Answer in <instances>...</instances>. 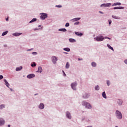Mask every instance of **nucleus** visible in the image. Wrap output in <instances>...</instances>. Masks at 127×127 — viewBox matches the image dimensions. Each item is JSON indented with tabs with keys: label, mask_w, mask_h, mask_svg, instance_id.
<instances>
[{
	"label": "nucleus",
	"mask_w": 127,
	"mask_h": 127,
	"mask_svg": "<svg viewBox=\"0 0 127 127\" xmlns=\"http://www.w3.org/2000/svg\"><path fill=\"white\" fill-rule=\"evenodd\" d=\"M121 3L120 2H116V3H114L112 6H116V5H121Z\"/></svg>",
	"instance_id": "nucleus-13"
},
{
	"label": "nucleus",
	"mask_w": 127,
	"mask_h": 127,
	"mask_svg": "<svg viewBox=\"0 0 127 127\" xmlns=\"http://www.w3.org/2000/svg\"><path fill=\"white\" fill-rule=\"evenodd\" d=\"M42 71H43L42 67L41 66L38 67L37 72H38L41 73Z\"/></svg>",
	"instance_id": "nucleus-12"
},
{
	"label": "nucleus",
	"mask_w": 127,
	"mask_h": 127,
	"mask_svg": "<svg viewBox=\"0 0 127 127\" xmlns=\"http://www.w3.org/2000/svg\"><path fill=\"white\" fill-rule=\"evenodd\" d=\"M118 9H124V7H122V6L118 7Z\"/></svg>",
	"instance_id": "nucleus-34"
},
{
	"label": "nucleus",
	"mask_w": 127,
	"mask_h": 127,
	"mask_svg": "<svg viewBox=\"0 0 127 127\" xmlns=\"http://www.w3.org/2000/svg\"><path fill=\"white\" fill-rule=\"evenodd\" d=\"M22 69V66H20L19 67H16V71H19Z\"/></svg>",
	"instance_id": "nucleus-23"
},
{
	"label": "nucleus",
	"mask_w": 127,
	"mask_h": 127,
	"mask_svg": "<svg viewBox=\"0 0 127 127\" xmlns=\"http://www.w3.org/2000/svg\"><path fill=\"white\" fill-rule=\"evenodd\" d=\"M39 109H40V110H43V109H44L45 108V105L43 103H41L39 106Z\"/></svg>",
	"instance_id": "nucleus-10"
},
{
	"label": "nucleus",
	"mask_w": 127,
	"mask_h": 127,
	"mask_svg": "<svg viewBox=\"0 0 127 127\" xmlns=\"http://www.w3.org/2000/svg\"><path fill=\"white\" fill-rule=\"evenodd\" d=\"M99 12H100V13H101V14H104V13H103V12H102V11H99Z\"/></svg>",
	"instance_id": "nucleus-44"
},
{
	"label": "nucleus",
	"mask_w": 127,
	"mask_h": 127,
	"mask_svg": "<svg viewBox=\"0 0 127 127\" xmlns=\"http://www.w3.org/2000/svg\"><path fill=\"white\" fill-rule=\"evenodd\" d=\"M80 19H81V18H75L73 19V20L74 21H78Z\"/></svg>",
	"instance_id": "nucleus-26"
},
{
	"label": "nucleus",
	"mask_w": 127,
	"mask_h": 127,
	"mask_svg": "<svg viewBox=\"0 0 127 127\" xmlns=\"http://www.w3.org/2000/svg\"><path fill=\"white\" fill-rule=\"evenodd\" d=\"M78 61H80V60H82L83 59H78Z\"/></svg>",
	"instance_id": "nucleus-46"
},
{
	"label": "nucleus",
	"mask_w": 127,
	"mask_h": 127,
	"mask_svg": "<svg viewBox=\"0 0 127 127\" xmlns=\"http://www.w3.org/2000/svg\"><path fill=\"white\" fill-rule=\"evenodd\" d=\"M79 22H76L75 23H74V25H78L79 24Z\"/></svg>",
	"instance_id": "nucleus-39"
},
{
	"label": "nucleus",
	"mask_w": 127,
	"mask_h": 127,
	"mask_svg": "<svg viewBox=\"0 0 127 127\" xmlns=\"http://www.w3.org/2000/svg\"><path fill=\"white\" fill-rule=\"evenodd\" d=\"M123 103V101L121 100H118V104H119V106H121V105H122Z\"/></svg>",
	"instance_id": "nucleus-16"
},
{
	"label": "nucleus",
	"mask_w": 127,
	"mask_h": 127,
	"mask_svg": "<svg viewBox=\"0 0 127 127\" xmlns=\"http://www.w3.org/2000/svg\"><path fill=\"white\" fill-rule=\"evenodd\" d=\"M70 25V24L69 23H67L65 24V27H69Z\"/></svg>",
	"instance_id": "nucleus-33"
},
{
	"label": "nucleus",
	"mask_w": 127,
	"mask_h": 127,
	"mask_svg": "<svg viewBox=\"0 0 127 127\" xmlns=\"http://www.w3.org/2000/svg\"><path fill=\"white\" fill-rule=\"evenodd\" d=\"M59 31H62V32H66L67 30L65 28H63V29H60Z\"/></svg>",
	"instance_id": "nucleus-18"
},
{
	"label": "nucleus",
	"mask_w": 127,
	"mask_h": 127,
	"mask_svg": "<svg viewBox=\"0 0 127 127\" xmlns=\"http://www.w3.org/2000/svg\"><path fill=\"white\" fill-rule=\"evenodd\" d=\"M102 97H103V98H104V99H107V95H106V92H103Z\"/></svg>",
	"instance_id": "nucleus-15"
},
{
	"label": "nucleus",
	"mask_w": 127,
	"mask_h": 127,
	"mask_svg": "<svg viewBox=\"0 0 127 127\" xmlns=\"http://www.w3.org/2000/svg\"><path fill=\"white\" fill-rule=\"evenodd\" d=\"M96 40L98 42H101L104 40V36H98L96 37Z\"/></svg>",
	"instance_id": "nucleus-4"
},
{
	"label": "nucleus",
	"mask_w": 127,
	"mask_h": 127,
	"mask_svg": "<svg viewBox=\"0 0 127 127\" xmlns=\"http://www.w3.org/2000/svg\"><path fill=\"white\" fill-rule=\"evenodd\" d=\"M112 17L114 19H120L118 17H117L116 16H114V15H112Z\"/></svg>",
	"instance_id": "nucleus-31"
},
{
	"label": "nucleus",
	"mask_w": 127,
	"mask_h": 127,
	"mask_svg": "<svg viewBox=\"0 0 127 127\" xmlns=\"http://www.w3.org/2000/svg\"><path fill=\"white\" fill-rule=\"evenodd\" d=\"M112 5V4L111 3H104L101 5V7H110V6H111Z\"/></svg>",
	"instance_id": "nucleus-6"
},
{
	"label": "nucleus",
	"mask_w": 127,
	"mask_h": 127,
	"mask_svg": "<svg viewBox=\"0 0 127 127\" xmlns=\"http://www.w3.org/2000/svg\"><path fill=\"white\" fill-rule=\"evenodd\" d=\"M40 18L42 20H45L46 18L48 17V14L46 13H42L41 14Z\"/></svg>",
	"instance_id": "nucleus-3"
},
{
	"label": "nucleus",
	"mask_w": 127,
	"mask_h": 127,
	"mask_svg": "<svg viewBox=\"0 0 127 127\" xmlns=\"http://www.w3.org/2000/svg\"><path fill=\"white\" fill-rule=\"evenodd\" d=\"M52 61L54 64H56L58 61L57 58L56 57H52Z\"/></svg>",
	"instance_id": "nucleus-7"
},
{
	"label": "nucleus",
	"mask_w": 127,
	"mask_h": 127,
	"mask_svg": "<svg viewBox=\"0 0 127 127\" xmlns=\"http://www.w3.org/2000/svg\"><path fill=\"white\" fill-rule=\"evenodd\" d=\"M66 116L67 118H68V119H71V114L69 112H67Z\"/></svg>",
	"instance_id": "nucleus-11"
},
{
	"label": "nucleus",
	"mask_w": 127,
	"mask_h": 127,
	"mask_svg": "<svg viewBox=\"0 0 127 127\" xmlns=\"http://www.w3.org/2000/svg\"><path fill=\"white\" fill-rule=\"evenodd\" d=\"M107 46L109 49H111L112 51H114V48H113V47H111L110 45L108 44Z\"/></svg>",
	"instance_id": "nucleus-30"
},
{
	"label": "nucleus",
	"mask_w": 127,
	"mask_h": 127,
	"mask_svg": "<svg viewBox=\"0 0 127 127\" xmlns=\"http://www.w3.org/2000/svg\"><path fill=\"white\" fill-rule=\"evenodd\" d=\"M63 71V72L64 73V75L66 76V74L65 73V72H64V71Z\"/></svg>",
	"instance_id": "nucleus-45"
},
{
	"label": "nucleus",
	"mask_w": 127,
	"mask_h": 127,
	"mask_svg": "<svg viewBox=\"0 0 127 127\" xmlns=\"http://www.w3.org/2000/svg\"><path fill=\"white\" fill-rule=\"evenodd\" d=\"M82 106H85L86 109H92V106H91V104L86 101L82 102Z\"/></svg>",
	"instance_id": "nucleus-1"
},
{
	"label": "nucleus",
	"mask_w": 127,
	"mask_h": 127,
	"mask_svg": "<svg viewBox=\"0 0 127 127\" xmlns=\"http://www.w3.org/2000/svg\"><path fill=\"white\" fill-rule=\"evenodd\" d=\"M107 39H109V40H111V38L108 37Z\"/></svg>",
	"instance_id": "nucleus-49"
},
{
	"label": "nucleus",
	"mask_w": 127,
	"mask_h": 127,
	"mask_svg": "<svg viewBox=\"0 0 127 127\" xmlns=\"http://www.w3.org/2000/svg\"><path fill=\"white\" fill-rule=\"evenodd\" d=\"M8 31H5V32H3L1 36H5V35H6L8 33Z\"/></svg>",
	"instance_id": "nucleus-24"
},
{
	"label": "nucleus",
	"mask_w": 127,
	"mask_h": 127,
	"mask_svg": "<svg viewBox=\"0 0 127 127\" xmlns=\"http://www.w3.org/2000/svg\"><path fill=\"white\" fill-rule=\"evenodd\" d=\"M38 27H41V25H38Z\"/></svg>",
	"instance_id": "nucleus-47"
},
{
	"label": "nucleus",
	"mask_w": 127,
	"mask_h": 127,
	"mask_svg": "<svg viewBox=\"0 0 127 127\" xmlns=\"http://www.w3.org/2000/svg\"><path fill=\"white\" fill-rule=\"evenodd\" d=\"M109 24H111L112 23V20H109Z\"/></svg>",
	"instance_id": "nucleus-38"
},
{
	"label": "nucleus",
	"mask_w": 127,
	"mask_h": 127,
	"mask_svg": "<svg viewBox=\"0 0 127 127\" xmlns=\"http://www.w3.org/2000/svg\"><path fill=\"white\" fill-rule=\"evenodd\" d=\"M69 41L70 42H71V43L76 42V40L73 39H69Z\"/></svg>",
	"instance_id": "nucleus-20"
},
{
	"label": "nucleus",
	"mask_w": 127,
	"mask_h": 127,
	"mask_svg": "<svg viewBox=\"0 0 127 127\" xmlns=\"http://www.w3.org/2000/svg\"><path fill=\"white\" fill-rule=\"evenodd\" d=\"M56 7H59V8H61L62 7V5H56Z\"/></svg>",
	"instance_id": "nucleus-36"
},
{
	"label": "nucleus",
	"mask_w": 127,
	"mask_h": 127,
	"mask_svg": "<svg viewBox=\"0 0 127 127\" xmlns=\"http://www.w3.org/2000/svg\"><path fill=\"white\" fill-rule=\"evenodd\" d=\"M91 65L93 67H96V66H97V64H96V63H95V62H92L91 63Z\"/></svg>",
	"instance_id": "nucleus-21"
},
{
	"label": "nucleus",
	"mask_w": 127,
	"mask_h": 127,
	"mask_svg": "<svg viewBox=\"0 0 127 127\" xmlns=\"http://www.w3.org/2000/svg\"><path fill=\"white\" fill-rule=\"evenodd\" d=\"M3 78V76L1 75H0V80L2 79Z\"/></svg>",
	"instance_id": "nucleus-37"
},
{
	"label": "nucleus",
	"mask_w": 127,
	"mask_h": 127,
	"mask_svg": "<svg viewBox=\"0 0 127 127\" xmlns=\"http://www.w3.org/2000/svg\"><path fill=\"white\" fill-rule=\"evenodd\" d=\"M64 50L66 52H70V49L68 48H64Z\"/></svg>",
	"instance_id": "nucleus-25"
},
{
	"label": "nucleus",
	"mask_w": 127,
	"mask_h": 127,
	"mask_svg": "<svg viewBox=\"0 0 127 127\" xmlns=\"http://www.w3.org/2000/svg\"><path fill=\"white\" fill-rule=\"evenodd\" d=\"M4 82H5V84L6 85V86L7 87H9V86L8 85V84H9V83L8 82V81L6 79H4Z\"/></svg>",
	"instance_id": "nucleus-17"
},
{
	"label": "nucleus",
	"mask_w": 127,
	"mask_h": 127,
	"mask_svg": "<svg viewBox=\"0 0 127 127\" xmlns=\"http://www.w3.org/2000/svg\"><path fill=\"white\" fill-rule=\"evenodd\" d=\"M125 64H127V60L125 61Z\"/></svg>",
	"instance_id": "nucleus-43"
},
{
	"label": "nucleus",
	"mask_w": 127,
	"mask_h": 127,
	"mask_svg": "<svg viewBox=\"0 0 127 127\" xmlns=\"http://www.w3.org/2000/svg\"><path fill=\"white\" fill-rule=\"evenodd\" d=\"M8 127H10V125H8Z\"/></svg>",
	"instance_id": "nucleus-48"
},
{
	"label": "nucleus",
	"mask_w": 127,
	"mask_h": 127,
	"mask_svg": "<svg viewBox=\"0 0 127 127\" xmlns=\"http://www.w3.org/2000/svg\"><path fill=\"white\" fill-rule=\"evenodd\" d=\"M21 34H22V33H15L13 34V35H14L15 36H19Z\"/></svg>",
	"instance_id": "nucleus-19"
},
{
	"label": "nucleus",
	"mask_w": 127,
	"mask_h": 127,
	"mask_svg": "<svg viewBox=\"0 0 127 127\" xmlns=\"http://www.w3.org/2000/svg\"><path fill=\"white\" fill-rule=\"evenodd\" d=\"M69 66H70V64H69V63L68 62L66 63L65 67L66 68H68L69 67Z\"/></svg>",
	"instance_id": "nucleus-22"
},
{
	"label": "nucleus",
	"mask_w": 127,
	"mask_h": 127,
	"mask_svg": "<svg viewBox=\"0 0 127 127\" xmlns=\"http://www.w3.org/2000/svg\"><path fill=\"white\" fill-rule=\"evenodd\" d=\"M95 89L96 90H99L100 89V87L99 86V85L96 86L95 87Z\"/></svg>",
	"instance_id": "nucleus-27"
},
{
	"label": "nucleus",
	"mask_w": 127,
	"mask_h": 127,
	"mask_svg": "<svg viewBox=\"0 0 127 127\" xmlns=\"http://www.w3.org/2000/svg\"><path fill=\"white\" fill-rule=\"evenodd\" d=\"M32 54H33V55H37V53H36V52H33V53H32Z\"/></svg>",
	"instance_id": "nucleus-40"
},
{
	"label": "nucleus",
	"mask_w": 127,
	"mask_h": 127,
	"mask_svg": "<svg viewBox=\"0 0 127 127\" xmlns=\"http://www.w3.org/2000/svg\"><path fill=\"white\" fill-rule=\"evenodd\" d=\"M116 115L117 119H119V120H121V119H122V115L120 111L117 110L116 111Z\"/></svg>",
	"instance_id": "nucleus-2"
},
{
	"label": "nucleus",
	"mask_w": 127,
	"mask_h": 127,
	"mask_svg": "<svg viewBox=\"0 0 127 127\" xmlns=\"http://www.w3.org/2000/svg\"><path fill=\"white\" fill-rule=\"evenodd\" d=\"M35 66H36V64L35 63H33L32 64H31V66L32 67H34Z\"/></svg>",
	"instance_id": "nucleus-32"
},
{
	"label": "nucleus",
	"mask_w": 127,
	"mask_h": 127,
	"mask_svg": "<svg viewBox=\"0 0 127 127\" xmlns=\"http://www.w3.org/2000/svg\"><path fill=\"white\" fill-rule=\"evenodd\" d=\"M3 108H5V105H0V109L2 110L3 109Z\"/></svg>",
	"instance_id": "nucleus-29"
},
{
	"label": "nucleus",
	"mask_w": 127,
	"mask_h": 127,
	"mask_svg": "<svg viewBox=\"0 0 127 127\" xmlns=\"http://www.w3.org/2000/svg\"><path fill=\"white\" fill-rule=\"evenodd\" d=\"M105 39H108V37H105Z\"/></svg>",
	"instance_id": "nucleus-51"
},
{
	"label": "nucleus",
	"mask_w": 127,
	"mask_h": 127,
	"mask_svg": "<svg viewBox=\"0 0 127 127\" xmlns=\"http://www.w3.org/2000/svg\"><path fill=\"white\" fill-rule=\"evenodd\" d=\"M75 34L76 35L79 36H80V37H81V36H82V35H83V34H82V33H79L78 32H75Z\"/></svg>",
	"instance_id": "nucleus-14"
},
{
	"label": "nucleus",
	"mask_w": 127,
	"mask_h": 127,
	"mask_svg": "<svg viewBox=\"0 0 127 127\" xmlns=\"http://www.w3.org/2000/svg\"><path fill=\"white\" fill-rule=\"evenodd\" d=\"M37 20V19H36V18H33L31 21H30L29 23H32L34 21H36Z\"/></svg>",
	"instance_id": "nucleus-28"
},
{
	"label": "nucleus",
	"mask_w": 127,
	"mask_h": 127,
	"mask_svg": "<svg viewBox=\"0 0 127 127\" xmlns=\"http://www.w3.org/2000/svg\"><path fill=\"white\" fill-rule=\"evenodd\" d=\"M7 85H8V86H9L10 84L8 83V84H7Z\"/></svg>",
	"instance_id": "nucleus-50"
},
{
	"label": "nucleus",
	"mask_w": 127,
	"mask_h": 127,
	"mask_svg": "<svg viewBox=\"0 0 127 127\" xmlns=\"http://www.w3.org/2000/svg\"><path fill=\"white\" fill-rule=\"evenodd\" d=\"M5 121L3 120L2 118H0V126H3L4 125Z\"/></svg>",
	"instance_id": "nucleus-8"
},
{
	"label": "nucleus",
	"mask_w": 127,
	"mask_h": 127,
	"mask_svg": "<svg viewBox=\"0 0 127 127\" xmlns=\"http://www.w3.org/2000/svg\"><path fill=\"white\" fill-rule=\"evenodd\" d=\"M35 76V75L34 74H29L27 76V77L28 78H32Z\"/></svg>",
	"instance_id": "nucleus-9"
},
{
	"label": "nucleus",
	"mask_w": 127,
	"mask_h": 127,
	"mask_svg": "<svg viewBox=\"0 0 127 127\" xmlns=\"http://www.w3.org/2000/svg\"><path fill=\"white\" fill-rule=\"evenodd\" d=\"M113 9H118V7H115Z\"/></svg>",
	"instance_id": "nucleus-41"
},
{
	"label": "nucleus",
	"mask_w": 127,
	"mask_h": 127,
	"mask_svg": "<svg viewBox=\"0 0 127 127\" xmlns=\"http://www.w3.org/2000/svg\"><path fill=\"white\" fill-rule=\"evenodd\" d=\"M5 20H6V21H8V20H9L8 17H7V18H6Z\"/></svg>",
	"instance_id": "nucleus-42"
},
{
	"label": "nucleus",
	"mask_w": 127,
	"mask_h": 127,
	"mask_svg": "<svg viewBox=\"0 0 127 127\" xmlns=\"http://www.w3.org/2000/svg\"><path fill=\"white\" fill-rule=\"evenodd\" d=\"M76 86H77V82H76L72 83L71 84V88L74 90H76Z\"/></svg>",
	"instance_id": "nucleus-5"
},
{
	"label": "nucleus",
	"mask_w": 127,
	"mask_h": 127,
	"mask_svg": "<svg viewBox=\"0 0 127 127\" xmlns=\"http://www.w3.org/2000/svg\"><path fill=\"white\" fill-rule=\"evenodd\" d=\"M107 84L108 86H110V81L108 80L107 82Z\"/></svg>",
	"instance_id": "nucleus-35"
}]
</instances>
